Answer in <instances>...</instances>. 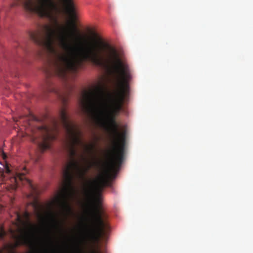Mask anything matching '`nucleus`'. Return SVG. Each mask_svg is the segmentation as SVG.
Returning a JSON list of instances; mask_svg holds the SVG:
<instances>
[{
    "label": "nucleus",
    "mask_w": 253,
    "mask_h": 253,
    "mask_svg": "<svg viewBox=\"0 0 253 253\" xmlns=\"http://www.w3.org/2000/svg\"><path fill=\"white\" fill-rule=\"evenodd\" d=\"M78 34L77 26H62L57 32L51 26H41L39 29L30 32L29 36L37 45L54 56V73L65 82L66 85L70 76L83 68L86 62L101 66L105 61L116 75L117 89L111 104L105 102L100 86L84 91L80 100L84 113L94 117L101 126L107 128L112 139L111 149L108 152V162L94 182V192L87 193L85 205L89 224H107L106 215L100 209L101 192L105 187L111 185V173L121 165L123 160L126 131H119L116 117L124 104L128 101L132 75L124 54L116 47L100 37H97V42L77 46L75 38Z\"/></svg>",
    "instance_id": "1"
},
{
    "label": "nucleus",
    "mask_w": 253,
    "mask_h": 253,
    "mask_svg": "<svg viewBox=\"0 0 253 253\" xmlns=\"http://www.w3.org/2000/svg\"><path fill=\"white\" fill-rule=\"evenodd\" d=\"M59 121L66 131V143L69 147V153L71 161L67 167L63 171V177L65 179V185L62 189L60 199V205L66 216L72 212V208L68 202L69 198H72L76 194V190L73 185V172L76 177L81 180L85 179L86 175L94 164L88 162L84 154L81 155L82 159L87 162L84 166L81 165L75 157L77 155L76 146H83L84 151L92 153L94 148L92 144L84 145L81 139L82 133L78 127L69 119L67 111L64 107L60 110L59 113Z\"/></svg>",
    "instance_id": "2"
},
{
    "label": "nucleus",
    "mask_w": 253,
    "mask_h": 253,
    "mask_svg": "<svg viewBox=\"0 0 253 253\" xmlns=\"http://www.w3.org/2000/svg\"><path fill=\"white\" fill-rule=\"evenodd\" d=\"M17 4H21L25 10L37 14L41 18L48 19L51 22L58 24L62 10L56 0H16ZM67 6L69 14L74 16L76 9L72 0H62Z\"/></svg>",
    "instance_id": "3"
},
{
    "label": "nucleus",
    "mask_w": 253,
    "mask_h": 253,
    "mask_svg": "<svg viewBox=\"0 0 253 253\" xmlns=\"http://www.w3.org/2000/svg\"><path fill=\"white\" fill-rule=\"evenodd\" d=\"M30 216L28 211H25L23 216L19 213H16V221L14 222L16 229H10L9 233L11 238L17 243L24 242L41 235L40 228L35 225L30 224L28 229L23 227L24 220H28Z\"/></svg>",
    "instance_id": "4"
},
{
    "label": "nucleus",
    "mask_w": 253,
    "mask_h": 253,
    "mask_svg": "<svg viewBox=\"0 0 253 253\" xmlns=\"http://www.w3.org/2000/svg\"><path fill=\"white\" fill-rule=\"evenodd\" d=\"M39 131H43L44 134H42L41 138V141L38 139L37 136L33 134L31 141L37 144L39 148L43 153L45 150L48 149L50 147V141L55 139V135L51 134L46 126H42L39 128Z\"/></svg>",
    "instance_id": "5"
},
{
    "label": "nucleus",
    "mask_w": 253,
    "mask_h": 253,
    "mask_svg": "<svg viewBox=\"0 0 253 253\" xmlns=\"http://www.w3.org/2000/svg\"><path fill=\"white\" fill-rule=\"evenodd\" d=\"M10 185L12 189H16L20 184H27L33 193L36 192V189L31 181L25 177V173L15 171L9 178Z\"/></svg>",
    "instance_id": "6"
},
{
    "label": "nucleus",
    "mask_w": 253,
    "mask_h": 253,
    "mask_svg": "<svg viewBox=\"0 0 253 253\" xmlns=\"http://www.w3.org/2000/svg\"><path fill=\"white\" fill-rule=\"evenodd\" d=\"M46 91L49 92H54L57 94L59 99L61 100L63 106H65L68 101V92L63 93L58 90L52 84L48 83L46 88Z\"/></svg>",
    "instance_id": "7"
},
{
    "label": "nucleus",
    "mask_w": 253,
    "mask_h": 253,
    "mask_svg": "<svg viewBox=\"0 0 253 253\" xmlns=\"http://www.w3.org/2000/svg\"><path fill=\"white\" fill-rule=\"evenodd\" d=\"M50 216L51 219L53 223L54 227L57 229H59L60 231L63 229V222L59 221L56 217V215L53 213H50Z\"/></svg>",
    "instance_id": "8"
},
{
    "label": "nucleus",
    "mask_w": 253,
    "mask_h": 253,
    "mask_svg": "<svg viewBox=\"0 0 253 253\" xmlns=\"http://www.w3.org/2000/svg\"><path fill=\"white\" fill-rule=\"evenodd\" d=\"M6 235V232L4 230V227L3 226H0V240H2L3 239L4 236Z\"/></svg>",
    "instance_id": "9"
},
{
    "label": "nucleus",
    "mask_w": 253,
    "mask_h": 253,
    "mask_svg": "<svg viewBox=\"0 0 253 253\" xmlns=\"http://www.w3.org/2000/svg\"><path fill=\"white\" fill-rule=\"evenodd\" d=\"M54 125L55 128L56 129H57V127H58V122L57 121H55L54 123Z\"/></svg>",
    "instance_id": "10"
},
{
    "label": "nucleus",
    "mask_w": 253,
    "mask_h": 253,
    "mask_svg": "<svg viewBox=\"0 0 253 253\" xmlns=\"http://www.w3.org/2000/svg\"><path fill=\"white\" fill-rule=\"evenodd\" d=\"M2 157L4 159H5L6 158V155L4 153H2Z\"/></svg>",
    "instance_id": "11"
},
{
    "label": "nucleus",
    "mask_w": 253,
    "mask_h": 253,
    "mask_svg": "<svg viewBox=\"0 0 253 253\" xmlns=\"http://www.w3.org/2000/svg\"><path fill=\"white\" fill-rule=\"evenodd\" d=\"M92 35L95 37H97L98 36H97V34L95 33H93Z\"/></svg>",
    "instance_id": "12"
},
{
    "label": "nucleus",
    "mask_w": 253,
    "mask_h": 253,
    "mask_svg": "<svg viewBox=\"0 0 253 253\" xmlns=\"http://www.w3.org/2000/svg\"><path fill=\"white\" fill-rule=\"evenodd\" d=\"M6 170H7L8 173L10 172V169H7Z\"/></svg>",
    "instance_id": "13"
},
{
    "label": "nucleus",
    "mask_w": 253,
    "mask_h": 253,
    "mask_svg": "<svg viewBox=\"0 0 253 253\" xmlns=\"http://www.w3.org/2000/svg\"><path fill=\"white\" fill-rule=\"evenodd\" d=\"M0 253H3L0 251ZM7 253H15V252H8Z\"/></svg>",
    "instance_id": "14"
},
{
    "label": "nucleus",
    "mask_w": 253,
    "mask_h": 253,
    "mask_svg": "<svg viewBox=\"0 0 253 253\" xmlns=\"http://www.w3.org/2000/svg\"><path fill=\"white\" fill-rule=\"evenodd\" d=\"M38 161V159H36V162H37Z\"/></svg>",
    "instance_id": "15"
}]
</instances>
